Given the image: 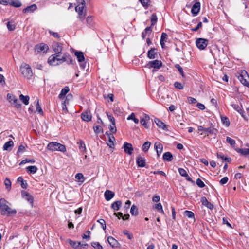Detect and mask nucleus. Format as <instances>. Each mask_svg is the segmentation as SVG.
Masks as SVG:
<instances>
[{
    "label": "nucleus",
    "instance_id": "f257e3e1",
    "mask_svg": "<svg viewBox=\"0 0 249 249\" xmlns=\"http://www.w3.org/2000/svg\"><path fill=\"white\" fill-rule=\"evenodd\" d=\"M9 202L4 198L0 199V210L2 215L9 216L15 214L17 211L15 209H12L8 206Z\"/></svg>",
    "mask_w": 249,
    "mask_h": 249
},
{
    "label": "nucleus",
    "instance_id": "f03ea898",
    "mask_svg": "<svg viewBox=\"0 0 249 249\" xmlns=\"http://www.w3.org/2000/svg\"><path fill=\"white\" fill-rule=\"evenodd\" d=\"M20 70L22 75L27 79H31L33 75L31 67L28 64L22 63L20 66Z\"/></svg>",
    "mask_w": 249,
    "mask_h": 249
},
{
    "label": "nucleus",
    "instance_id": "7ed1b4c3",
    "mask_svg": "<svg viewBox=\"0 0 249 249\" xmlns=\"http://www.w3.org/2000/svg\"><path fill=\"white\" fill-rule=\"evenodd\" d=\"M48 150L51 151H59L65 152L66 151V147L64 145L58 143L56 142L52 141L47 146Z\"/></svg>",
    "mask_w": 249,
    "mask_h": 249
},
{
    "label": "nucleus",
    "instance_id": "20e7f679",
    "mask_svg": "<svg viewBox=\"0 0 249 249\" xmlns=\"http://www.w3.org/2000/svg\"><path fill=\"white\" fill-rule=\"evenodd\" d=\"M162 66V63L161 61L155 60L149 61L146 65L149 69L153 68L152 72H154Z\"/></svg>",
    "mask_w": 249,
    "mask_h": 249
},
{
    "label": "nucleus",
    "instance_id": "39448f33",
    "mask_svg": "<svg viewBox=\"0 0 249 249\" xmlns=\"http://www.w3.org/2000/svg\"><path fill=\"white\" fill-rule=\"evenodd\" d=\"M238 79L242 84L249 87V76L245 71H241Z\"/></svg>",
    "mask_w": 249,
    "mask_h": 249
},
{
    "label": "nucleus",
    "instance_id": "423d86ee",
    "mask_svg": "<svg viewBox=\"0 0 249 249\" xmlns=\"http://www.w3.org/2000/svg\"><path fill=\"white\" fill-rule=\"evenodd\" d=\"M7 99L11 104L14 105L17 108L21 107V104L19 103V101L15 95L11 93H8L7 94Z\"/></svg>",
    "mask_w": 249,
    "mask_h": 249
},
{
    "label": "nucleus",
    "instance_id": "0eeeda50",
    "mask_svg": "<svg viewBox=\"0 0 249 249\" xmlns=\"http://www.w3.org/2000/svg\"><path fill=\"white\" fill-rule=\"evenodd\" d=\"M208 42V40L207 39L199 38L196 40V44L200 50H204L207 47Z\"/></svg>",
    "mask_w": 249,
    "mask_h": 249
},
{
    "label": "nucleus",
    "instance_id": "6e6552de",
    "mask_svg": "<svg viewBox=\"0 0 249 249\" xmlns=\"http://www.w3.org/2000/svg\"><path fill=\"white\" fill-rule=\"evenodd\" d=\"M75 55L77 57V60L80 64V67L82 69H84L86 67V63H84L85 57L84 54L82 52L76 51L75 52Z\"/></svg>",
    "mask_w": 249,
    "mask_h": 249
},
{
    "label": "nucleus",
    "instance_id": "1a4fd4ad",
    "mask_svg": "<svg viewBox=\"0 0 249 249\" xmlns=\"http://www.w3.org/2000/svg\"><path fill=\"white\" fill-rule=\"evenodd\" d=\"M52 48L54 52L55 53V54L59 55L63 50V45L61 43L54 42L52 44Z\"/></svg>",
    "mask_w": 249,
    "mask_h": 249
},
{
    "label": "nucleus",
    "instance_id": "9d476101",
    "mask_svg": "<svg viewBox=\"0 0 249 249\" xmlns=\"http://www.w3.org/2000/svg\"><path fill=\"white\" fill-rule=\"evenodd\" d=\"M21 195L22 197L24 199L27 200L29 202V203L31 204L32 206H33L34 202V197L31 194H30L25 191H22Z\"/></svg>",
    "mask_w": 249,
    "mask_h": 249
},
{
    "label": "nucleus",
    "instance_id": "9b49d317",
    "mask_svg": "<svg viewBox=\"0 0 249 249\" xmlns=\"http://www.w3.org/2000/svg\"><path fill=\"white\" fill-rule=\"evenodd\" d=\"M57 56H59V55L57 54H54L50 56L48 59V63L52 66H56L59 64L56 60Z\"/></svg>",
    "mask_w": 249,
    "mask_h": 249
},
{
    "label": "nucleus",
    "instance_id": "f8f14e48",
    "mask_svg": "<svg viewBox=\"0 0 249 249\" xmlns=\"http://www.w3.org/2000/svg\"><path fill=\"white\" fill-rule=\"evenodd\" d=\"M107 241L109 244L113 248H120L121 245L118 241L112 236L107 238Z\"/></svg>",
    "mask_w": 249,
    "mask_h": 249
},
{
    "label": "nucleus",
    "instance_id": "ddd939ff",
    "mask_svg": "<svg viewBox=\"0 0 249 249\" xmlns=\"http://www.w3.org/2000/svg\"><path fill=\"white\" fill-rule=\"evenodd\" d=\"M123 148H124V151L127 154L130 155L133 153V147L132 145L127 142H124Z\"/></svg>",
    "mask_w": 249,
    "mask_h": 249
},
{
    "label": "nucleus",
    "instance_id": "4468645a",
    "mask_svg": "<svg viewBox=\"0 0 249 249\" xmlns=\"http://www.w3.org/2000/svg\"><path fill=\"white\" fill-rule=\"evenodd\" d=\"M200 9V3L199 2H196L193 5L191 9V13L193 16H196L199 12Z\"/></svg>",
    "mask_w": 249,
    "mask_h": 249
},
{
    "label": "nucleus",
    "instance_id": "2eb2a0df",
    "mask_svg": "<svg viewBox=\"0 0 249 249\" xmlns=\"http://www.w3.org/2000/svg\"><path fill=\"white\" fill-rule=\"evenodd\" d=\"M48 49V46L44 43L37 44L36 46L35 47V51L37 53H40L41 52H46Z\"/></svg>",
    "mask_w": 249,
    "mask_h": 249
},
{
    "label": "nucleus",
    "instance_id": "dca6fc26",
    "mask_svg": "<svg viewBox=\"0 0 249 249\" xmlns=\"http://www.w3.org/2000/svg\"><path fill=\"white\" fill-rule=\"evenodd\" d=\"M235 150L240 153L242 156L247 157L249 158V148H235Z\"/></svg>",
    "mask_w": 249,
    "mask_h": 249
},
{
    "label": "nucleus",
    "instance_id": "f3484780",
    "mask_svg": "<svg viewBox=\"0 0 249 249\" xmlns=\"http://www.w3.org/2000/svg\"><path fill=\"white\" fill-rule=\"evenodd\" d=\"M155 149L156 150L158 157H159L163 150V145L159 141H156L154 144Z\"/></svg>",
    "mask_w": 249,
    "mask_h": 249
},
{
    "label": "nucleus",
    "instance_id": "a211bd4d",
    "mask_svg": "<svg viewBox=\"0 0 249 249\" xmlns=\"http://www.w3.org/2000/svg\"><path fill=\"white\" fill-rule=\"evenodd\" d=\"M92 118L91 114L89 111H86L81 114V118L85 121H89Z\"/></svg>",
    "mask_w": 249,
    "mask_h": 249
},
{
    "label": "nucleus",
    "instance_id": "6ab92c4d",
    "mask_svg": "<svg viewBox=\"0 0 249 249\" xmlns=\"http://www.w3.org/2000/svg\"><path fill=\"white\" fill-rule=\"evenodd\" d=\"M201 202L203 205L206 206L208 208L211 210H212L213 208V205L208 202L206 197H202L201 198Z\"/></svg>",
    "mask_w": 249,
    "mask_h": 249
},
{
    "label": "nucleus",
    "instance_id": "aec40b11",
    "mask_svg": "<svg viewBox=\"0 0 249 249\" xmlns=\"http://www.w3.org/2000/svg\"><path fill=\"white\" fill-rule=\"evenodd\" d=\"M136 163L138 167H144L145 166V160L144 158L139 156L136 159Z\"/></svg>",
    "mask_w": 249,
    "mask_h": 249
},
{
    "label": "nucleus",
    "instance_id": "412c9836",
    "mask_svg": "<svg viewBox=\"0 0 249 249\" xmlns=\"http://www.w3.org/2000/svg\"><path fill=\"white\" fill-rule=\"evenodd\" d=\"M163 160L164 161H171L173 160V156L171 152H166L163 155Z\"/></svg>",
    "mask_w": 249,
    "mask_h": 249
},
{
    "label": "nucleus",
    "instance_id": "4be33fe9",
    "mask_svg": "<svg viewBox=\"0 0 249 249\" xmlns=\"http://www.w3.org/2000/svg\"><path fill=\"white\" fill-rule=\"evenodd\" d=\"M115 195L114 192L111 191L107 190L105 191L104 196L106 200L109 201L112 199Z\"/></svg>",
    "mask_w": 249,
    "mask_h": 249
},
{
    "label": "nucleus",
    "instance_id": "5701e85b",
    "mask_svg": "<svg viewBox=\"0 0 249 249\" xmlns=\"http://www.w3.org/2000/svg\"><path fill=\"white\" fill-rule=\"evenodd\" d=\"M37 9V6L36 4H34L31 6H28L23 10V12L26 13H32Z\"/></svg>",
    "mask_w": 249,
    "mask_h": 249
},
{
    "label": "nucleus",
    "instance_id": "b1692460",
    "mask_svg": "<svg viewBox=\"0 0 249 249\" xmlns=\"http://www.w3.org/2000/svg\"><path fill=\"white\" fill-rule=\"evenodd\" d=\"M14 146L13 141H7L3 145L4 150L11 151Z\"/></svg>",
    "mask_w": 249,
    "mask_h": 249
},
{
    "label": "nucleus",
    "instance_id": "393cba45",
    "mask_svg": "<svg viewBox=\"0 0 249 249\" xmlns=\"http://www.w3.org/2000/svg\"><path fill=\"white\" fill-rule=\"evenodd\" d=\"M152 31V27L151 26L146 28L142 34V38L143 39H144L146 37V35L149 36L151 34Z\"/></svg>",
    "mask_w": 249,
    "mask_h": 249
},
{
    "label": "nucleus",
    "instance_id": "a878e982",
    "mask_svg": "<svg viewBox=\"0 0 249 249\" xmlns=\"http://www.w3.org/2000/svg\"><path fill=\"white\" fill-rule=\"evenodd\" d=\"M122 205V202L120 200L116 201L111 204V207L114 211H118Z\"/></svg>",
    "mask_w": 249,
    "mask_h": 249
},
{
    "label": "nucleus",
    "instance_id": "bb28decb",
    "mask_svg": "<svg viewBox=\"0 0 249 249\" xmlns=\"http://www.w3.org/2000/svg\"><path fill=\"white\" fill-rule=\"evenodd\" d=\"M70 90V89L68 87H65L61 91L60 94L59 95V98L60 99L63 98L68 93Z\"/></svg>",
    "mask_w": 249,
    "mask_h": 249
},
{
    "label": "nucleus",
    "instance_id": "cd10ccee",
    "mask_svg": "<svg viewBox=\"0 0 249 249\" xmlns=\"http://www.w3.org/2000/svg\"><path fill=\"white\" fill-rule=\"evenodd\" d=\"M155 122L156 124L160 128H162L163 130H165L166 128V124L163 123L162 121L160 120L158 118L155 119Z\"/></svg>",
    "mask_w": 249,
    "mask_h": 249
},
{
    "label": "nucleus",
    "instance_id": "c85d7f7f",
    "mask_svg": "<svg viewBox=\"0 0 249 249\" xmlns=\"http://www.w3.org/2000/svg\"><path fill=\"white\" fill-rule=\"evenodd\" d=\"M9 3L15 7H19L22 5L21 2L19 0H10Z\"/></svg>",
    "mask_w": 249,
    "mask_h": 249
},
{
    "label": "nucleus",
    "instance_id": "c756f323",
    "mask_svg": "<svg viewBox=\"0 0 249 249\" xmlns=\"http://www.w3.org/2000/svg\"><path fill=\"white\" fill-rule=\"evenodd\" d=\"M156 53L155 52V48H152L150 50L148 51L147 57L149 59H154L156 58Z\"/></svg>",
    "mask_w": 249,
    "mask_h": 249
},
{
    "label": "nucleus",
    "instance_id": "7c9ffc66",
    "mask_svg": "<svg viewBox=\"0 0 249 249\" xmlns=\"http://www.w3.org/2000/svg\"><path fill=\"white\" fill-rule=\"evenodd\" d=\"M29 99L30 98L29 96H24L23 94H20L19 95V99L26 105L29 104Z\"/></svg>",
    "mask_w": 249,
    "mask_h": 249
},
{
    "label": "nucleus",
    "instance_id": "2f4dec72",
    "mask_svg": "<svg viewBox=\"0 0 249 249\" xmlns=\"http://www.w3.org/2000/svg\"><path fill=\"white\" fill-rule=\"evenodd\" d=\"M87 25L89 27H92L94 25L93 17L92 16H88L86 18Z\"/></svg>",
    "mask_w": 249,
    "mask_h": 249
},
{
    "label": "nucleus",
    "instance_id": "473e14b6",
    "mask_svg": "<svg viewBox=\"0 0 249 249\" xmlns=\"http://www.w3.org/2000/svg\"><path fill=\"white\" fill-rule=\"evenodd\" d=\"M217 157L218 159H221L223 160H224L227 162H230L231 161V159L229 157H225L222 153H217Z\"/></svg>",
    "mask_w": 249,
    "mask_h": 249
},
{
    "label": "nucleus",
    "instance_id": "72a5a7b5",
    "mask_svg": "<svg viewBox=\"0 0 249 249\" xmlns=\"http://www.w3.org/2000/svg\"><path fill=\"white\" fill-rule=\"evenodd\" d=\"M26 169L29 174H35L37 170V168L36 166H29L26 168Z\"/></svg>",
    "mask_w": 249,
    "mask_h": 249
},
{
    "label": "nucleus",
    "instance_id": "f704fd0d",
    "mask_svg": "<svg viewBox=\"0 0 249 249\" xmlns=\"http://www.w3.org/2000/svg\"><path fill=\"white\" fill-rule=\"evenodd\" d=\"M130 213L132 215L136 216L138 214V209L134 205H133L130 209Z\"/></svg>",
    "mask_w": 249,
    "mask_h": 249
},
{
    "label": "nucleus",
    "instance_id": "c9c22d12",
    "mask_svg": "<svg viewBox=\"0 0 249 249\" xmlns=\"http://www.w3.org/2000/svg\"><path fill=\"white\" fill-rule=\"evenodd\" d=\"M68 242L72 246L73 248L75 249H77L80 245H81L80 242L77 243L75 241H73L71 239L68 240Z\"/></svg>",
    "mask_w": 249,
    "mask_h": 249
},
{
    "label": "nucleus",
    "instance_id": "e433bc0d",
    "mask_svg": "<svg viewBox=\"0 0 249 249\" xmlns=\"http://www.w3.org/2000/svg\"><path fill=\"white\" fill-rule=\"evenodd\" d=\"M150 145H151V143L149 141H146V142H145L142 146V150L144 152H147L148 150V149L150 146Z\"/></svg>",
    "mask_w": 249,
    "mask_h": 249
},
{
    "label": "nucleus",
    "instance_id": "4c0bfd02",
    "mask_svg": "<svg viewBox=\"0 0 249 249\" xmlns=\"http://www.w3.org/2000/svg\"><path fill=\"white\" fill-rule=\"evenodd\" d=\"M150 19L151 22V26L152 27V26H154L157 21V17L156 14L154 13L151 15Z\"/></svg>",
    "mask_w": 249,
    "mask_h": 249
},
{
    "label": "nucleus",
    "instance_id": "58836bf2",
    "mask_svg": "<svg viewBox=\"0 0 249 249\" xmlns=\"http://www.w3.org/2000/svg\"><path fill=\"white\" fill-rule=\"evenodd\" d=\"M4 184L6 186V188L8 189V190L11 189V182L9 178H6V179L4 180Z\"/></svg>",
    "mask_w": 249,
    "mask_h": 249
},
{
    "label": "nucleus",
    "instance_id": "ea45409f",
    "mask_svg": "<svg viewBox=\"0 0 249 249\" xmlns=\"http://www.w3.org/2000/svg\"><path fill=\"white\" fill-rule=\"evenodd\" d=\"M216 130L214 129L213 128H208L205 129V132L204 133L205 134H207L208 136H209V135L213 134L214 133V131Z\"/></svg>",
    "mask_w": 249,
    "mask_h": 249
},
{
    "label": "nucleus",
    "instance_id": "a19ab883",
    "mask_svg": "<svg viewBox=\"0 0 249 249\" xmlns=\"http://www.w3.org/2000/svg\"><path fill=\"white\" fill-rule=\"evenodd\" d=\"M184 213L188 218H193L195 220L194 213L192 211L186 210Z\"/></svg>",
    "mask_w": 249,
    "mask_h": 249
},
{
    "label": "nucleus",
    "instance_id": "79ce46f5",
    "mask_svg": "<svg viewBox=\"0 0 249 249\" xmlns=\"http://www.w3.org/2000/svg\"><path fill=\"white\" fill-rule=\"evenodd\" d=\"M91 244L95 249H103V247L98 242H93Z\"/></svg>",
    "mask_w": 249,
    "mask_h": 249
},
{
    "label": "nucleus",
    "instance_id": "37998d69",
    "mask_svg": "<svg viewBox=\"0 0 249 249\" xmlns=\"http://www.w3.org/2000/svg\"><path fill=\"white\" fill-rule=\"evenodd\" d=\"M221 121L222 123L226 126H228L230 125V121L229 119L226 117H221Z\"/></svg>",
    "mask_w": 249,
    "mask_h": 249
},
{
    "label": "nucleus",
    "instance_id": "c03bdc74",
    "mask_svg": "<svg viewBox=\"0 0 249 249\" xmlns=\"http://www.w3.org/2000/svg\"><path fill=\"white\" fill-rule=\"evenodd\" d=\"M155 208L157 209L158 211L160 212L162 214H164V211L162 209V206L160 203H159L155 205Z\"/></svg>",
    "mask_w": 249,
    "mask_h": 249
},
{
    "label": "nucleus",
    "instance_id": "a18cd8bd",
    "mask_svg": "<svg viewBox=\"0 0 249 249\" xmlns=\"http://www.w3.org/2000/svg\"><path fill=\"white\" fill-rule=\"evenodd\" d=\"M123 233L124 235L127 236L129 239H132L133 238V234L130 232L128 230H125L123 231Z\"/></svg>",
    "mask_w": 249,
    "mask_h": 249
},
{
    "label": "nucleus",
    "instance_id": "49530a36",
    "mask_svg": "<svg viewBox=\"0 0 249 249\" xmlns=\"http://www.w3.org/2000/svg\"><path fill=\"white\" fill-rule=\"evenodd\" d=\"M94 132L96 134H99L103 132V129L102 127L100 125H96L94 126Z\"/></svg>",
    "mask_w": 249,
    "mask_h": 249
},
{
    "label": "nucleus",
    "instance_id": "de8ad7c7",
    "mask_svg": "<svg viewBox=\"0 0 249 249\" xmlns=\"http://www.w3.org/2000/svg\"><path fill=\"white\" fill-rule=\"evenodd\" d=\"M127 120H133L136 124H138L139 121V119L135 117L133 113H132L131 115L127 118Z\"/></svg>",
    "mask_w": 249,
    "mask_h": 249
},
{
    "label": "nucleus",
    "instance_id": "09e8293b",
    "mask_svg": "<svg viewBox=\"0 0 249 249\" xmlns=\"http://www.w3.org/2000/svg\"><path fill=\"white\" fill-rule=\"evenodd\" d=\"M140 123L146 129H148L149 128V123L147 122V121H145L144 120H143L142 119H141V120H140Z\"/></svg>",
    "mask_w": 249,
    "mask_h": 249
},
{
    "label": "nucleus",
    "instance_id": "8fccbe9b",
    "mask_svg": "<svg viewBox=\"0 0 249 249\" xmlns=\"http://www.w3.org/2000/svg\"><path fill=\"white\" fill-rule=\"evenodd\" d=\"M196 184L200 188H203L205 186L204 183L199 178L196 179Z\"/></svg>",
    "mask_w": 249,
    "mask_h": 249
},
{
    "label": "nucleus",
    "instance_id": "3c124183",
    "mask_svg": "<svg viewBox=\"0 0 249 249\" xmlns=\"http://www.w3.org/2000/svg\"><path fill=\"white\" fill-rule=\"evenodd\" d=\"M27 162H30V163H33L35 162V160L33 159H26L25 160H22L21 161V162L20 163V165L23 164H25Z\"/></svg>",
    "mask_w": 249,
    "mask_h": 249
},
{
    "label": "nucleus",
    "instance_id": "603ef678",
    "mask_svg": "<svg viewBox=\"0 0 249 249\" xmlns=\"http://www.w3.org/2000/svg\"><path fill=\"white\" fill-rule=\"evenodd\" d=\"M75 178L83 182L84 178L82 173H77L75 175Z\"/></svg>",
    "mask_w": 249,
    "mask_h": 249
},
{
    "label": "nucleus",
    "instance_id": "864d4df0",
    "mask_svg": "<svg viewBox=\"0 0 249 249\" xmlns=\"http://www.w3.org/2000/svg\"><path fill=\"white\" fill-rule=\"evenodd\" d=\"M68 53H64L63 54L62 57H61V59H60V61L59 62V64L66 61V60H67V58H68Z\"/></svg>",
    "mask_w": 249,
    "mask_h": 249
},
{
    "label": "nucleus",
    "instance_id": "5fc2aeb1",
    "mask_svg": "<svg viewBox=\"0 0 249 249\" xmlns=\"http://www.w3.org/2000/svg\"><path fill=\"white\" fill-rule=\"evenodd\" d=\"M175 67L178 70L181 76L182 77H184V74L182 67L179 64H176Z\"/></svg>",
    "mask_w": 249,
    "mask_h": 249
},
{
    "label": "nucleus",
    "instance_id": "6e6d98bb",
    "mask_svg": "<svg viewBox=\"0 0 249 249\" xmlns=\"http://www.w3.org/2000/svg\"><path fill=\"white\" fill-rule=\"evenodd\" d=\"M7 27L8 29L10 31H14L15 29V25L11 24L10 22H8L7 23Z\"/></svg>",
    "mask_w": 249,
    "mask_h": 249
},
{
    "label": "nucleus",
    "instance_id": "4d7b16f0",
    "mask_svg": "<svg viewBox=\"0 0 249 249\" xmlns=\"http://www.w3.org/2000/svg\"><path fill=\"white\" fill-rule=\"evenodd\" d=\"M109 129L112 133H114L116 132V128L115 126V123H111V124L110 125Z\"/></svg>",
    "mask_w": 249,
    "mask_h": 249
},
{
    "label": "nucleus",
    "instance_id": "13d9d810",
    "mask_svg": "<svg viewBox=\"0 0 249 249\" xmlns=\"http://www.w3.org/2000/svg\"><path fill=\"white\" fill-rule=\"evenodd\" d=\"M36 111L38 112L39 113L43 114V110L39 105L38 100H37L36 105Z\"/></svg>",
    "mask_w": 249,
    "mask_h": 249
},
{
    "label": "nucleus",
    "instance_id": "bf43d9fd",
    "mask_svg": "<svg viewBox=\"0 0 249 249\" xmlns=\"http://www.w3.org/2000/svg\"><path fill=\"white\" fill-rule=\"evenodd\" d=\"M84 7H85V6H83L80 5H78L75 7V10L78 13H83Z\"/></svg>",
    "mask_w": 249,
    "mask_h": 249
},
{
    "label": "nucleus",
    "instance_id": "052dcab7",
    "mask_svg": "<svg viewBox=\"0 0 249 249\" xmlns=\"http://www.w3.org/2000/svg\"><path fill=\"white\" fill-rule=\"evenodd\" d=\"M97 221L101 225L102 228H103V229L104 230H106V225L105 221L104 219H101L98 220Z\"/></svg>",
    "mask_w": 249,
    "mask_h": 249
},
{
    "label": "nucleus",
    "instance_id": "680f3d73",
    "mask_svg": "<svg viewBox=\"0 0 249 249\" xmlns=\"http://www.w3.org/2000/svg\"><path fill=\"white\" fill-rule=\"evenodd\" d=\"M178 170L179 174L182 177H185L187 174L186 170L183 168H178Z\"/></svg>",
    "mask_w": 249,
    "mask_h": 249
},
{
    "label": "nucleus",
    "instance_id": "e2e57ef3",
    "mask_svg": "<svg viewBox=\"0 0 249 249\" xmlns=\"http://www.w3.org/2000/svg\"><path fill=\"white\" fill-rule=\"evenodd\" d=\"M168 38L167 35L165 33H162L161 34V37H160V40L162 42H166L167 39Z\"/></svg>",
    "mask_w": 249,
    "mask_h": 249
},
{
    "label": "nucleus",
    "instance_id": "0e129e2a",
    "mask_svg": "<svg viewBox=\"0 0 249 249\" xmlns=\"http://www.w3.org/2000/svg\"><path fill=\"white\" fill-rule=\"evenodd\" d=\"M79 149L81 151H84L86 150L85 144L84 143L83 141H80Z\"/></svg>",
    "mask_w": 249,
    "mask_h": 249
},
{
    "label": "nucleus",
    "instance_id": "69168bd1",
    "mask_svg": "<svg viewBox=\"0 0 249 249\" xmlns=\"http://www.w3.org/2000/svg\"><path fill=\"white\" fill-rule=\"evenodd\" d=\"M143 7H147L149 5V0H139Z\"/></svg>",
    "mask_w": 249,
    "mask_h": 249
},
{
    "label": "nucleus",
    "instance_id": "338daca9",
    "mask_svg": "<svg viewBox=\"0 0 249 249\" xmlns=\"http://www.w3.org/2000/svg\"><path fill=\"white\" fill-rule=\"evenodd\" d=\"M174 86L175 88L179 89H183V85L178 82H176L174 83Z\"/></svg>",
    "mask_w": 249,
    "mask_h": 249
},
{
    "label": "nucleus",
    "instance_id": "774afa93",
    "mask_svg": "<svg viewBox=\"0 0 249 249\" xmlns=\"http://www.w3.org/2000/svg\"><path fill=\"white\" fill-rule=\"evenodd\" d=\"M106 135L108 137V140H115V138H114V136L113 135V133H110L108 132H106Z\"/></svg>",
    "mask_w": 249,
    "mask_h": 249
}]
</instances>
